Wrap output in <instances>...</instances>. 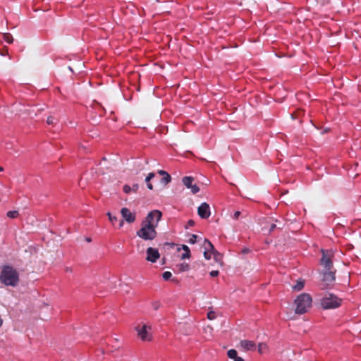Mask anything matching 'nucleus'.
I'll list each match as a JSON object with an SVG mask.
<instances>
[{
  "label": "nucleus",
  "instance_id": "1",
  "mask_svg": "<svg viewBox=\"0 0 361 361\" xmlns=\"http://www.w3.org/2000/svg\"><path fill=\"white\" fill-rule=\"evenodd\" d=\"M162 213L159 210L150 212L141 223L140 228L136 234L145 240H152L156 238V228L161 219Z\"/></svg>",
  "mask_w": 361,
  "mask_h": 361
},
{
  "label": "nucleus",
  "instance_id": "2",
  "mask_svg": "<svg viewBox=\"0 0 361 361\" xmlns=\"http://www.w3.org/2000/svg\"><path fill=\"white\" fill-rule=\"evenodd\" d=\"M295 313L303 314L310 311L312 307V298L308 293H303L298 295L294 300Z\"/></svg>",
  "mask_w": 361,
  "mask_h": 361
},
{
  "label": "nucleus",
  "instance_id": "3",
  "mask_svg": "<svg viewBox=\"0 0 361 361\" xmlns=\"http://www.w3.org/2000/svg\"><path fill=\"white\" fill-rule=\"evenodd\" d=\"M0 282L6 286L16 287L19 282V274L13 267L6 266L0 274Z\"/></svg>",
  "mask_w": 361,
  "mask_h": 361
},
{
  "label": "nucleus",
  "instance_id": "4",
  "mask_svg": "<svg viewBox=\"0 0 361 361\" xmlns=\"http://www.w3.org/2000/svg\"><path fill=\"white\" fill-rule=\"evenodd\" d=\"M204 252L203 255L206 259L209 260L213 256L214 260L219 265V267L224 266L223 255L216 250L212 243L207 239H204L203 243Z\"/></svg>",
  "mask_w": 361,
  "mask_h": 361
},
{
  "label": "nucleus",
  "instance_id": "5",
  "mask_svg": "<svg viewBox=\"0 0 361 361\" xmlns=\"http://www.w3.org/2000/svg\"><path fill=\"white\" fill-rule=\"evenodd\" d=\"M137 337L143 342H150L153 339L152 325L149 323L140 322L135 326Z\"/></svg>",
  "mask_w": 361,
  "mask_h": 361
},
{
  "label": "nucleus",
  "instance_id": "6",
  "mask_svg": "<svg viewBox=\"0 0 361 361\" xmlns=\"http://www.w3.org/2000/svg\"><path fill=\"white\" fill-rule=\"evenodd\" d=\"M341 299L332 293H326L321 300V305L324 309H332L339 307Z\"/></svg>",
  "mask_w": 361,
  "mask_h": 361
},
{
  "label": "nucleus",
  "instance_id": "7",
  "mask_svg": "<svg viewBox=\"0 0 361 361\" xmlns=\"http://www.w3.org/2000/svg\"><path fill=\"white\" fill-rule=\"evenodd\" d=\"M322 257L321 259V264L325 268V270H331L333 269L332 258L334 253L331 251L322 250Z\"/></svg>",
  "mask_w": 361,
  "mask_h": 361
},
{
  "label": "nucleus",
  "instance_id": "8",
  "mask_svg": "<svg viewBox=\"0 0 361 361\" xmlns=\"http://www.w3.org/2000/svg\"><path fill=\"white\" fill-rule=\"evenodd\" d=\"M121 214L122 218L128 224H133L136 221V213L135 212L130 211L127 207H123L121 209Z\"/></svg>",
  "mask_w": 361,
  "mask_h": 361
},
{
  "label": "nucleus",
  "instance_id": "9",
  "mask_svg": "<svg viewBox=\"0 0 361 361\" xmlns=\"http://www.w3.org/2000/svg\"><path fill=\"white\" fill-rule=\"evenodd\" d=\"M336 271L325 270L323 273L322 281L324 282V288L332 286L336 280L335 277Z\"/></svg>",
  "mask_w": 361,
  "mask_h": 361
},
{
  "label": "nucleus",
  "instance_id": "10",
  "mask_svg": "<svg viewBox=\"0 0 361 361\" xmlns=\"http://www.w3.org/2000/svg\"><path fill=\"white\" fill-rule=\"evenodd\" d=\"M197 214L202 219H208L211 215L209 205L207 202L202 203L197 208Z\"/></svg>",
  "mask_w": 361,
  "mask_h": 361
},
{
  "label": "nucleus",
  "instance_id": "11",
  "mask_svg": "<svg viewBox=\"0 0 361 361\" xmlns=\"http://www.w3.org/2000/svg\"><path fill=\"white\" fill-rule=\"evenodd\" d=\"M192 182H193V178L191 176H185L183 178V183L188 188H190L191 190V192L193 194H195L197 192H199L200 188L197 185L192 184Z\"/></svg>",
  "mask_w": 361,
  "mask_h": 361
},
{
  "label": "nucleus",
  "instance_id": "12",
  "mask_svg": "<svg viewBox=\"0 0 361 361\" xmlns=\"http://www.w3.org/2000/svg\"><path fill=\"white\" fill-rule=\"evenodd\" d=\"M160 257L159 251L153 247H148L147 249L146 259L151 262H155Z\"/></svg>",
  "mask_w": 361,
  "mask_h": 361
},
{
  "label": "nucleus",
  "instance_id": "13",
  "mask_svg": "<svg viewBox=\"0 0 361 361\" xmlns=\"http://www.w3.org/2000/svg\"><path fill=\"white\" fill-rule=\"evenodd\" d=\"M240 346L245 350H252L255 348V343L252 341L242 340Z\"/></svg>",
  "mask_w": 361,
  "mask_h": 361
},
{
  "label": "nucleus",
  "instance_id": "14",
  "mask_svg": "<svg viewBox=\"0 0 361 361\" xmlns=\"http://www.w3.org/2000/svg\"><path fill=\"white\" fill-rule=\"evenodd\" d=\"M305 281L302 279H298L295 284L292 286V290L295 292H299L305 287Z\"/></svg>",
  "mask_w": 361,
  "mask_h": 361
},
{
  "label": "nucleus",
  "instance_id": "15",
  "mask_svg": "<svg viewBox=\"0 0 361 361\" xmlns=\"http://www.w3.org/2000/svg\"><path fill=\"white\" fill-rule=\"evenodd\" d=\"M228 357L230 359L233 360V361H244V360L241 357L238 356V353L234 349H231L227 353Z\"/></svg>",
  "mask_w": 361,
  "mask_h": 361
},
{
  "label": "nucleus",
  "instance_id": "16",
  "mask_svg": "<svg viewBox=\"0 0 361 361\" xmlns=\"http://www.w3.org/2000/svg\"><path fill=\"white\" fill-rule=\"evenodd\" d=\"M138 184H134L132 187L128 185H125L123 186V191L124 192L128 194L130 193L131 191L133 192H137V190H138Z\"/></svg>",
  "mask_w": 361,
  "mask_h": 361
},
{
  "label": "nucleus",
  "instance_id": "17",
  "mask_svg": "<svg viewBox=\"0 0 361 361\" xmlns=\"http://www.w3.org/2000/svg\"><path fill=\"white\" fill-rule=\"evenodd\" d=\"M182 249L183 250L184 252L181 255V259H188L190 257V250L189 247L187 245H182Z\"/></svg>",
  "mask_w": 361,
  "mask_h": 361
},
{
  "label": "nucleus",
  "instance_id": "18",
  "mask_svg": "<svg viewBox=\"0 0 361 361\" xmlns=\"http://www.w3.org/2000/svg\"><path fill=\"white\" fill-rule=\"evenodd\" d=\"M177 268L178 269V271L185 272V271H188L190 269V265L187 263H182V264H178Z\"/></svg>",
  "mask_w": 361,
  "mask_h": 361
},
{
  "label": "nucleus",
  "instance_id": "19",
  "mask_svg": "<svg viewBox=\"0 0 361 361\" xmlns=\"http://www.w3.org/2000/svg\"><path fill=\"white\" fill-rule=\"evenodd\" d=\"M3 37L8 43H12L13 42V38L9 33H4Z\"/></svg>",
  "mask_w": 361,
  "mask_h": 361
},
{
  "label": "nucleus",
  "instance_id": "20",
  "mask_svg": "<svg viewBox=\"0 0 361 361\" xmlns=\"http://www.w3.org/2000/svg\"><path fill=\"white\" fill-rule=\"evenodd\" d=\"M267 349V345L265 343H259L258 345V351L259 353H264Z\"/></svg>",
  "mask_w": 361,
  "mask_h": 361
},
{
  "label": "nucleus",
  "instance_id": "21",
  "mask_svg": "<svg viewBox=\"0 0 361 361\" xmlns=\"http://www.w3.org/2000/svg\"><path fill=\"white\" fill-rule=\"evenodd\" d=\"M19 213L18 211H9L7 212V216L11 218V219H15L16 217H18Z\"/></svg>",
  "mask_w": 361,
  "mask_h": 361
},
{
  "label": "nucleus",
  "instance_id": "22",
  "mask_svg": "<svg viewBox=\"0 0 361 361\" xmlns=\"http://www.w3.org/2000/svg\"><path fill=\"white\" fill-rule=\"evenodd\" d=\"M171 178L170 175L166 174V176H164L163 178L161 179V182L164 184H168L171 181Z\"/></svg>",
  "mask_w": 361,
  "mask_h": 361
},
{
  "label": "nucleus",
  "instance_id": "23",
  "mask_svg": "<svg viewBox=\"0 0 361 361\" xmlns=\"http://www.w3.org/2000/svg\"><path fill=\"white\" fill-rule=\"evenodd\" d=\"M207 318L209 320H213L216 318V314L214 311L211 310L207 313Z\"/></svg>",
  "mask_w": 361,
  "mask_h": 361
},
{
  "label": "nucleus",
  "instance_id": "24",
  "mask_svg": "<svg viewBox=\"0 0 361 361\" xmlns=\"http://www.w3.org/2000/svg\"><path fill=\"white\" fill-rule=\"evenodd\" d=\"M152 307L154 310H157L161 307V303L159 301H154L152 303Z\"/></svg>",
  "mask_w": 361,
  "mask_h": 361
},
{
  "label": "nucleus",
  "instance_id": "25",
  "mask_svg": "<svg viewBox=\"0 0 361 361\" xmlns=\"http://www.w3.org/2000/svg\"><path fill=\"white\" fill-rule=\"evenodd\" d=\"M197 236L195 234H192V235H191L188 241L191 244H195L197 241Z\"/></svg>",
  "mask_w": 361,
  "mask_h": 361
},
{
  "label": "nucleus",
  "instance_id": "26",
  "mask_svg": "<svg viewBox=\"0 0 361 361\" xmlns=\"http://www.w3.org/2000/svg\"><path fill=\"white\" fill-rule=\"evenodd\" d=\"M162 276L164 280H169L171 277V273L170 271H165Z\"/></svg>",
  "mask_w": 361,
  "mask_h": 361
},
{
  "label": "nucleus",
  "instance_id": "27",
  "mask_svg": "<svg viewBox=\"0 0 361 361\" xmlns=\"http://www.w3.org/2000/svg\"><path fill=\"white\" fill-rule=\"evenodd\" d=\"M154 177V173H149L147 175V176L146 177V178H145V182H146V183L149 182V181H150V180H151L152 178H153Z\"/></svg>",
  "mask_w": 361,
  "mask_h": 361
},
{
  "label": "nucleus",
  "instance_id": "28",
  "mask_svg": "<svg viewBox=\"0 0 361 361\" xmlns=\"http://www.w3.org/2000/svg\"><path fill=\"white\" fill-rule=\"evenodd\" d=\"M107 216L109 217V221H111V222H114V221L117 220V217L114 216H112L110 212L107 213Z\"/></svg>",
  "mask_w": 361,
  "mask_h": 361
},
{
  "label": "nucleus",
  "instance_id": "29",
  "mask_svg": "<svg viewBox=\"0 0 361 361\" xmlns=\"http://www.w3.org/2000/svg\"><path fill=\"white\" fill-rule=\"evenodd\" d=\"M47 123L48 124H52L54 123V117L53 116H49L47 119Z\"/></svg>",
  "mask_w": 361,
  "mask_h": 361
},
{
  "label": "nucleus",
  "instance_id": "30",
  "mask_svg": "<svg viewBox=\"0 0 361 361\" xmlns=\"http://www.w3.org/2000/svg\"><path fill=\"white\" fill-rule=\"evenodd\" d=\"M209 274L212 277H216L219 275V271H212Z\"/></svg>",
  "mask_w": 361,
  "mask_h": 361
},
{
  "label": "nucleus",
  "instance_id": "31",
  "mask_svg": "<svg viewBox=\"0 0 361 361\" xmlns=\"http://www.w3.org/2000/svg\"><path fill=\"white\" fill-rule=\"evenodd\" d=\"M195 225V222L193 220H189L185 226V228H188V226H193Z\"/></svg>",
  "mask_w": 361,
  "mask_h": 361
},
{
  "label": "nucleus",
  "instance_id": "32",
  "mask_svg": "<svg viewBox=\"0 0 361 361\" xmlns=\"http://www.w3.org/2000/svg\"><path fill=\"white\" fill-rule=\"evenodd\" d=\"M0 54L2 56H8V49H4Z\"/></svg>",
  "mask_w": 361,
  "mask_h": 361
},
{
  "label": "nucleus",
  "instance_id": "33",
  "mask_svg": "<svg viewBox=\"0 0 361 361\" xmlns=\"http://www.w3.org/2000/svg\"><path fill=\"white\" fill-rule=\"evenodd\" d=\"M240 214V212L239 211L235 212L233 214V218L238 219L239 217Z\"/></svg>",
  "mask_w": 361,
  "mask_h": 361
},
{
  "label": "nucleus",
  "instance_id": "34",
  "mask_svg": "<svg viewBox=\"0 0 361 361\" xmlns=\"http://www.w3.org/2000/svg\"><path fill=\"white\" fill-rule=\"evenodd\" d=\"M158 173L161 175V176H166V174H168L167 172H166L165 171H163V170H160L158 171Z\"/></svg>",
  "mask_w": 361,
  "mask_h": 361
},
{
  "label": "nucleus",
  "instance_id": "35",
  "mask_svg": "<svg viewBox=\"0 0 361 361\" xmlns=\"http://www.w3.org/2000/svg\"><path fill=\"white\" fill-rule=\"evenodd\" d=\"M147 188L149 189V190H152L153 189V185L149 183H147Z\"/></svg>",
  "mask_w": 361,
  "mask_h": 361
},
{
  "label": "nucleus",
  "instance_id": "36",
  "mask_svg": "<svg viewBox=\"0 0 361 361\" xmlns=\"http://www.w3.org/2000/svg\"><path fill=\"white\" fill-rule=\"evenodd\" d=\"M249 252H250V250L248 248H244L242 250V252L244 253V254L248 253Z\"/></svg>",
  "mask_w": 361,
  "mask_h": 361
},
{
  "label": "nucleus",
  "instance_id": "37",
  "mask_svg": "<svg viewBox=\"0 0 361 361\" xmlns=\"http://www.w3.org/2000/svg\"><path fill=\"white\" fill-rule=\"evenodd\" d=\"M124 222H125V221H124V219H123L122 220H121V221H120V223H119V226H120V227H123V225H124Z\"/></svg>",
  "mask_w": 361,
  "mask_h": 361
},
{
  "label": "nucleus",
  "instance_id": "38",
  "mask_svg": "<svg viewBox=\"0 0 361 361\" xmlns=\"http://www.w3.org/2000/svg\"><path fill=\"white\" fill-rule=\"evenodd\" d=\"M291 116H292V118H293V119H295V118H298V113H297V114H293L291 115Z\"/></svg>",
  "mask_w": 361,
  "mask_h": 361
},
{
  "label": "nucleus",
  "instance_id": "39",
  "mask_svg": "<svg viewBox=\"0 0 361 361\" xmlns=\"http://www.w3.org/2000/svg\"><path fill=\"white\" fill-rule=\"evenodd\" d=\"M275 227H276V225L275 224H272L271 226V228H270V231H273L275 228Z\"/></svg>",
  "mask_w": 361,
  "mask_h": 361
},
{
  "label": "nucleus",
  "instance_id": "40",
  "mask_svg": "<svg viewBox=\"0 0 361 361\" xmlns=\"http://www.w3.org/2000/svg\"><path fill=\"white\" fill-rule=\"evenodd\" d=\"M85 240L87 242H91V238H86Z\"/></svg>",
  "mask_w": 361,
  "mask_h": 361
},
{
  "label": "nucleus",
  "instance_id": "41",
  "mask_svg": "<svg viewBox=\"0 0 361 361\" xmlns=\"http://www.w3.org/2000/svg\"><path fill=\"white\" fill-rule=\"evenodd\" d=\"M327 132H329V128L324 129V133H327Z\"/></svg>",
  "mask_w": 361,
  "mask_h": 361
},
{
  "label": "nucleus",
  "instance_id": "42",
  "mask_svg": "<svg viewBox=\"0 0 361 361\" xmlns=\"http://www.w3.org/2000/svg\"><path fill=\"white\" fill-rule=\"evenodd\" d=\"M4 171V168L0 166V171Z\"/></svg>",
  "mask_w": 361,
  "mask_h": 361
}]
</instances>
